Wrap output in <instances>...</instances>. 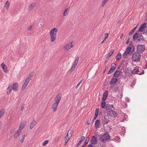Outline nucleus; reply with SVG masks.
<instances>
[{"label": "nucleus", "mask_w": 147, "mask_h": 147, "mask_svg": "<svg viewBox=\"0 0 147 147\" xmlns=\"http://www.w3.org/2000/svg\"><path fill=\"white\" fill-rule=\"evenodd\" d=\"M97 140L95 136H93L90 140L91 144L93 145L96 144L97 143Z\"/></svg>", "instance_id": "f8f14e48"}, {"label": "nucleus", "mask_w": 147, "mask_h": 147, "mask_svg": "<svg viewBox=\"0 0 147 147\" xmlns=\"http://www.w3.org/2000/svg\"><path fill=\"white\" fill-rule=\"evenodd\" d=\"M26 125V123H20L19 127V129H19L22 131V129Z\"/></svg>", "instance_id": "4be33fe9"}, {"label": "nucleus", "mask_w": 147, "mask_h": 147, "mask_svg": "<svg viewBox=\"0 0 147 147\" xmlns=\"http://www.w3.org/2000/svg\"><path fill=\"white\" fill-rule=\"evenodd\" d=\"M138 31L140 32H143L144 33L147 34L146 24L144 23L142 24L139 28Z\"/></svg>", "instance_id": "423d86ee"}, {"label": "nucleus", "mask_w": 147, "mask_h": 147, "mask_svg": "<svg viewBox=\"0 0 147 147\" xmlns=\"http://www.w3.org/2000/svg\"><path fill=\"white\" fill-rule=\"evenodd\" d=\"M85 138V137H84V136H82L81 137V140H80L79 141L78 144L77 145H76V146L77 147L78 146L81 144L82 142L84 140Z\"/></svg>", "instance_id": "bb28decb"}, {"label": "nucleus", "mask_w": 147, "mask_h": 147, "mask_svg": "<svg viewBox=\"0 0 147 147\" xmlns=\"http://www.w3.org/2000/svg\"><path fill=\"white\" fill-rule=\"evenodd\" d=\"M108 94V91L106 90L105 91L103 94V96L102 98V100L103 101H105L106 98Z\"/></svg>", "instance_id": "5701e85b"}, {"label": "nucleus", "mask_w": 147, "mask_h": 147, "mask_svg": "<svg viewBox=\"0 0 147 147\" xmlns=\"http://www.w3.org/2000/svg\"><path fill=\"white\" fill-rule=\"evenodd\" d=\"M9 3L8 1H7L5 4V7L6 8V9L7 10H8L9 8Z\"/></svg>", "instance_id": "7c9ffc66"}, {"label": "nucleus", "mask_w": 147, "mask_h": 147, "mask_svg": "<svg viewBox=\"0 0 147 147\" xmlns=\"http://www.w3.org/2000/svg\"><path fill=\"white\" fill-rule=\"evenodd\" d=\"M139 31H138L136 32V33L133 36V40H134L136 39L137 38L138 41L141 43L144 40V39L142 35H138Z\"/></svg>", "instance_id": "7ed1b4c3"}, {"label": "nucleus", "mask_w": 147, "mask_h": 147, "mask_svg": "<svg viewBox=\"0 0 147 147\" xmlns=\"http://www.w3.org/2000/svg\"><path fill=\"white\" fill-rule=\"evenodd\" d=\"M98 115H95V116H94V119H93L92 121H94L95 119H96V118H97V117H98Z\"/></svg>", "instance_id": "4d7b16f0"}, {"label": "nucleus", "mask_w": 147, "mask_h": 147, "mask_svg": "<svg viewBox=\"0 0 147 147\" xmlns=\"http://www.w3.org/2000/svg\"><path fill=\"white\" fill-rule=\"evenodd\" d=\"M32 28V26H30L28 28V30H30Z\"/></svg>", "instance_id": "864d4df0"}, {"label": "nucleus", "mask_w": 147, "mask_h": 147, "mask_svg": "<svg viewBox=\"0 0 147 147\" xmlns=\"http://www.w3.org/2000/svg\"><path fill=\"white\" fill-rule=\"evenodd\" d=\"M113 105H110L109 104H107L106 105L105 107V109L107 111L108 110H111L112 108H113Z\"/></svg>", "instance_id": "dca6fc26"}, {"label": "nucleus", "mask_w": 147, "mask_h": 147, "mask_svg": "<svg viewBox=\"0 0 147 147\" xmlns=\"http://www.w3.org/2000/svg\"><path fill=\"white\" fill-rule=\"evenodd\" d=\"M69 131V135L70 136H71L72 135L71 131Z\"/></svg>", "instance_id": "13d9d810"}, {"label": "nucleus", "mask_w": 147, "mask_h": 147, "mask_svg": "<svg viewBox=\"0 0 147 147\" xmlns=\"http://www.w3.org/2000/svg\"><path fill=\"white\" fill-rule=\"evenodd\" d=\"M27 136V134L24 135L22 136V137L20 140V141L22 143V142H23L24 139L25 137V136Z\"/></svg>", "instance_id": "a19ab883"}, {"label": "nucleus", "mask_w": 147, "mask_h": 147, "mask_svg": "<svg viewBox=\"0 0 147 147\" xmlns=\"http://www.w3.org/2000/svg\"><path fill=\"white\" fill-rule=\"evenodd\" d=\"M24 106L25 104H23L21 106L20 108V109L21 111H22L24 110Z\"/></svg>", "instance_id": "09e8293b"}, {"label": "nucleus", "mask_w": 147, "mask_h": 147, "mask_svg": "<svg viewBox=\"0 0 147 147\" xmlns=\"http://www.w3.org/2000/svg\"><path fill=\"white\" fill-rule=\"evenodd\" d=\"M48 142L49 141L48 140H46L45 141H44L42 143V146H45L48 143Z\"/></svg>", "instance_id": "79ce46f5"}, {"label": "nucleus", "mask_w": 147, "mask_h": 147, "mask_svg": "<svg viewBox=\"0 0 147 147\" xmlns=\"http://www.w3.org/2000/svg\"><path fill=\"white\" fill-rule=\"evenodd\" d=\"M105 102V101H103L101 102V107L102 108H104L106 107Z\"/></svg>", "instance_id": "473e14b6"}, {"label": "nucleus", "mask_w": 147, "mask_h": 147, "mask_svg": "<svg viewBox=\"0 0 147 147\" xmlns=\"http://www.w3.org/2000/svg\"><path fill=\"white\" fill-rule=\"evenodd\" d=\"M135 30H133V29H132L129 32V35L131 34H133Z\"/></svg>", "instance_id": "de8ad7c7"}, {"label": "nucleus", "mask_w": 147, "mask_h": 147, "mask_svg": "<svg viewBox=\"0 0 147 147\" xmlns=\"http://www.w3.org/2000/svg\"><path fill=\"white\" fill-rule=\"evenodd\" d=\"M107 68V66H106L105 67V70L103 71V73H104L106 71Z\"/></svg>", "instance_id": "0e129e2a"}, {"label": "nucleus", "mask_w": 147, "mask_h": 147, "mask_svg": "<svg viewBox=\"0 0 147 147\" xmlns=\"http://www.w3.org/2000/svg\"><path fill=\"white\" fill-rule=\"evenodd\" d=\"M37 124V122L35 121L34 119H33V120L32 122L30 125V128L32 129Z\"/></svg>", "instance_id": "2eb2a0df"}, {"label": "nucleus", "mask_w": 147, "mask_h": 147, "mask_svg": "<svg viewBox=\"0 0 147 147\" xmlns=\"http://www.w3.org/2000/svg\"><path fill=\"white\" fill-rule=\"evenodd\" d=\"M21 132V131L19 129H18L14 134L13 137L14 138H17L19 136Z\"/></svg>", "instance_id": "9b49d317"}, {"label": "nucleus", "mask_w": 147, "mask_h": 147, "mask_svg": "<svg viewBox=\"0 0 147 147\" xmlns=\"http://www.w3.org/2000/svg\"><path fill=\"white\" fill-rule=\"evenodd\" d=\"M36 6V4L34 3H31L29 5L28 9L29 11L31 10Z\"/></svg>", "instance_id": "a211bd4d"}, {"label": "nucleus", "mask_w": 147, "mask_h": 147, "mask_svg": "<svg viewBox=\"0 0 147 147\" xmlns=\"http://www.w3.org/2000/svg\"><path fill=\"white\" fill-rule=\"evenodd\" d=\"M73 47V46L72 45L71 42H70L65 45L63 47V48L65 50L68 51Z\"/></svg>", "instance_id": "9d476101"}, {"label": "nucleus", "mask_w": 147, "mask_h": 147, "mask_svg": "<svg viewBox=\"0 0 147 147\" xmlns=\"http://www.w3.org/2000/svg\"><path fill=\"white\" fill-rule=\"evenodd\" d=\"M124 62V61L122 60L121 62V65H122L123 64Z\"/></svg>", "instance_id": "69168bd1"}, {"label": "nucleus", "mask_w": 147, "mask_h": 147, "mask_svg": "<svg viewBox=\"0 0 147 147\" xmlns=\"http://www.w3.org/2000/svg\"><path fill=\"white\" fill-rule=\"evenodd\" d=\"M118 80V79L116 78H113L110 81L109 83L111 84H113L116 83Z\"/></svg>", "instance_id": "aec40b11"}, {"label": "nucleus", "mask_w": 147, "mask_h": 147, "mask_svg": "<svg viewBox=\"0 0 147 147\" xmlns=\"http://www.w3.org/2000/svg\"><path fill=\"white\" fill-rule=\"evenodd\" d=\"M132 49L131 48V47H128L126 49L125 51L129 54H131L132 52L131 51Z\"/></svg>", "instance_id": "b1692460"}, {"label": "nucleus", "mask_w": 147, "mask_h": 147, "mask_svg": "<svg viewBox=\"0 0 147 147\" xmlns=\"http://www.w3.org/2000/svg\"><path fill=\"white\" fill-rule=\"evenodd\" d=\"M98 111H99V109H96V110L95 115H97L98 116Z\"/></svg>", "instance_id": "49530a36"}, {"label": "nucleus", "mask_w": 147, "mask_h": 147, "mask_svg": "<svg viewBox=\"0 0 147 147\" xmlns=\"http://www.w3.org/2000/svg\"><path fill=\"white\" fill-rule=\"evenodd\" d=\"M114 86H115L114 85H113V84H111V85L110 86V89H112L114 87Z\"/></svg>", "instance_id": "5fc2aeb1"}, {"label": "nucleus", "mask_w": 147, "mask_h": 147, "mask_svg": "<svg viewBox=\"0 0 147 147\" xmlns=\"http://www.w3.org/2000/svg\"><path fill=\"white\" fill-rule=\"evenodd\" d=\"M90 121H88L86 122V124L88 125H89L90 124Z\"/></svg>", "instance_id": "052dcab7"}, {"label": "nucleus", "mask_w": 147, "mask_h": 147, "mask_svg": "<svg viewBox=\"0 0 147 147\" xmlns=\"http://www.w3.org/2000/svg\"><path fill=\"white\" fill-rule=\"evenodd\" d=\"M102 124L104 125L107 124L109 121V120L106 119L105 117L103 118L102 119Z\"/></svg>", "instance_id": "f3484780"}, {"label": "nucleus", "mask_w": 147, "mask_h": 147, "mask_svg": "<svg viewBox=\"0 0 147 147\" xmlns=\"http://www.w3.org/2000/svg\"><path fill=\"white\" fill-rule=\"evenodd\" d=\"M69 12V10H68V8H67L64 11L63 13V16H66L68 15V13Z\"/></svg>", "instance_id": "c85d7f7f"}, {"label": "nucleus", "mask_w": 147, "mask_h": 147, "mask_svg": "<svg viewBox=\"0 0 147 147\" xmlns=\"http://www.w3.org/2000/svg\"><path fill=\"white\" fill-rule=\"evenodd\" d=\"M145 47L143 45H138L137 46V51L139 53H142L145 50Z\"/></svg>", "instance_id": "0eeeda50"}, {"label": "nucleus", "mask_w": 147, "mask_h": 147, "mask_svg": "<svg viewBox=\"0 0 147 147\" xmlns=\"http://www.w3.org/2000/svg\"><path fill=\"white\" fill-rule=\"evenodd\" d=\"M144 73V70H142V71L141 73H139V74H138L140 75H141L143 74Z\"/></svg>", "instance_id": "6e6d98bb"}, {"label": "nucleus", "mask_w": 147, "mask_h": 147, "mask_svg": "<svg viewBox=\"0 0 147 147\" xmlns=\"http://www.w3.org/2000/svg\"><path fill=\"white\" fill-rule=\"evenodd\" d=\"M87 147H93V146L92 144H89Z\"/></svg>", "instance_id": "774afa93"}, {"label": "nucleus", "mask_w": 147, "mask_h": 147, "mask_svg": "<svg viewBox=\"0 0 147 147\" xmlns=\"http://www.w3.org/2000/svg\"><path fill=\"white\" fill-rule=\"evenodd\" d=\"M1 65L5 73H8V71L7 70V68L6 65L3 63H2Z\"/></svg>", "instance_id": "6ab92c4d"}, {"label": "nucleus", "mask_w": 147, "mask_h": 147, "mask_svg": "<svg viewBox=\"0 0 147 147\" xmlns=\"http://www.w3.org/2000/svg\"><path fill=\"white\" fill-rule=\"evenodd\" d=\"M139 71H140L138 67H135L133 70L132 71V74H137Z\"/></svg>", "instance_id": "412c9836"}, {"label": "nucleus", "mask_w": 147, "mask_h": 147, "mask_svg": "<svg viewBox=\"0 0 147 147\" xmlns=\"http://www.w3.org/2000/svg\"><path fill=\"white\" fill-rule=\"evenodd\" d=\"M128 54H129L125 51L123 54V57L125 59L127 57V55Z\"/></svg>", "instance_id": "ea45409f"}, {"label": "nucleus", "mask_w": 147, "mask_h": 147, "mask_svg": "<svg viewBox=\"0 0 147 147\" xmlns=\"http://www.w3.org/2000/svg\"><path fill=\"white\" fill-rule=\"evenodd\" d=\"M111 137L108 133H104L100 137V140L102 142H105L110 139Z\"/></svg>", "instance_id": "39448f33"}, {"label": "nucleus", "mask_w": 147, "mask_h": 147, "mask_svg": "<svg viewBox=\"0 0 147 147\" xmlns=\"http://www.w3.org/2000/svg\"><path fill=\"white\" fill-rule=\"evenodd\" d=\"M79 59V58L78 57H77L76 59L75 60L74 63L76 65H77L78 63V61Z\"/></svg>", "instance_id": "c9c22d12"}, {"label": "nucleus", "mask_w": 147, "mask_h": 147, "mask_svg": "<svg viewBox=\"0 0 147 147\" xmlns=\"http://www.w3.org/2000/svg\"><path fill=\"white\" fill-rule=\"evenodd\" d=\"M123 36V34H121L120 35V39H121Z\"/></svg>", "instance_id": "680f3d73"}, {"label": "nucleus", "mask_w": 147, "mask_h": 147, "mask_svg": "<svg viewBox=\"0 0 147 147\" xmlns=\"http://www.w3.org/2000/svg\"><path fill=\"white\" fill-rule=\"evenodd\" d=\"M141 55L138 52L134 53L131 57L132 60L134 62L139 61L141 58Z\"/></svg>", "instance_id": "20e7f679"}, {"label": "nucleus", "mask_w": 147, "mask_h": 147, "mask_svg": "<svg viewBox=\"0 0 147 147\" xmlns=\"http://www.w3.org/2000/svg\"><path fill=\"white\" fill-rule=\"evenodd\" d=\"M121 54L120 53H119L116 56V59L118 60H119L121 57Z\"/></svg>", "instance_id": "a878e982"}, {"label": "nucleus", "mask_w": 147, "mask_h": 147, "mask_svg": "<svg viewBox=\"0 0 147 147\" xmlns=\"http://www.w3.org/2000/svg\"><path fill=\"white\" fill-rule=\"evenodd\" d=\"M100 125V120H97L95 123V127L96 128H98L99 127Z\"/></svg>", "instance_id": "393cba45"}, {"label": "nucleus", "mask_w": 147, "mask_h": 147, "mask_svg": "<svg viewBox=\"0 0 147 147\" xmlns=\"http://www.w3.org/2000/svg\"><path fill=\"white\" fill-rule=\"evenodd\" d=\"M108 0H103L102 2V6L103 7Z\"/></svg>", "instance_id": "58836bf2"}, {"label": "nucleus", "mask_w": 147, "mask_h": 147, "mask_svg": "<svg viewBox=\"0 0 147 147\" xmlns=\"http://www.w3.org/2000/svg\"><path fill=\"white\" fill-rule=\"evenodd\" d=\"M116 64L114 63H113L111 65V68L115 69L116 67Z\"/></svg>", "instance_id": "e433bc0d"}, {"label": "nucleus", "mask_w": 147, "mask_h": 147, "mask_svg": "<svg viewBox=\"0 0 147 147\" xmlns=\"http://www.w3.org/2000/svg\"><path fill=\"white\" fill-rule=\"evenodd\" d=\"M129 47H131V48L132 49V47H134V46H133V45L132 44V43H130L129 44Z\"/></svg>", "instance_id": "3c124183"}, {"label": "nucleus", "mask_w": 147, "mask_h": 147, "mask_svg": "<svg viewBox=\"0 0 147 147\" xmlns=\"http://www.w3.org/2000/svg\"><path fill=\"white\" fill-rule=\"evenodd\" d=\"M11 92V89L9 87H8L7 89V93L8 94H9Z\"/></svg>", "instance_id": "37998d69"}, {"label": "nucleus", "mask_w": 147, "mask_h": 147, "mask_svg": "<svg viewBox=\"0 0 147 147\" xmlns=\"http://www.w3.org/2000/svg\"><path fill=\"white\" fill-rule=\"evenodd\" d=\"M14 130L13 129H12L10 131L9 134H13L14 133Z\"/></svg>", "instance_id": "603ef678"}, {"label": "nucleus", "mask_w": 147, "mask_h": 147, "mask_svg": "<svg viewBox=\"0 0 147 147\" xmlns=\"http://www.w3.org/2000/svg\"><path fill=\"white\" fill-rule=\"evenodd\" d=\"M32 77V75L31 74H29V76L27 78H31Z\"/></svg>", "instance_id": "bf43d9fd"}, {"label": "nucleus", "mask_w": 147, "mask_h": 147, "mask_svg": "<svg viewBox=\"0 0 147 147\" xmlns=\"http://www.w3.org/2000/svg\"><path fill=\"white\" fill-rule=\"evenodd\" d=\"M121 74V72L119 70H116L114 73L113 77L117 78Z\"/></svg>", "instance_id": "ddd939ff"}, {"label": "nucleus", "mask_w": 147, "mask_h": 147, "mask_svg": "<svg viewBox=\"0 0 147 147\" xmlns=\"http://www.w3.org/2000/svg\"><path fill=\"white\" fill-rule=\"evenodd\" d=\"M69 140V138L67 136H65V141L68 142Z\"/></svg>", "instance_id": "a18cd8bd"}, {"label": "nucleus", "mask_w": 147, "mask_h": 147, "mask_svg": "<svg viewBox=\"0 0 147 147\" xmlns=\"http://www.w3.org/2000/svg\"><path fill=\"white\" fill-rule=\"evenodd\" d=\"M109 34L108 33H106L105 35V39H107L108 36Z\"/></svg>", "instance_id": "8fccbe9b"}, {"label": "nucleus", "mask_w": 147, "mask_h": 147, "mask_svg": "<svg viewBox=\"0 0 147 147\" xmlns=\"http://www.w3.org/2000/svg\"><path fill=\"white\" fill-rule=\"evenodd\" d=\"M61 94H58L54 98V102L53 104L52 108L53 111L55 112L57 110L58 104L61 98Z\"/></svg>", "instance_id": "f257e3e1"}, {"label": "nucleus", "mask_w": 147, "mask_h": 147, "mask_svg": "<svg viewBox=\"0 0 147 147\" xmlns=\"http://www.w3.org/2000/svg\"><path fill=\"white\" fill-rule=\"evenodd\" d=\"M110 112L112 113L113 115H111V116H113L115 117H116L117 115V113L116 111H111Z\"/></svg>", "instance_id": "2f4dec72"}, {"label": "nucleus", "mask_w": 147, "mask_h": 147, "mask_svg": "<svg viewBox=\"0 0 147 147\" xmlns=\"http://www.w3.org/2000/svg\"><path fill=\"white\" fill-rule=\"evenodd\" d=\"M124 73L126 77L132 75V70L130 67L126 68L124 70Z\"/></svg>", "instance_id": "6e6552de"}, {"label": "nucleus", "mask_w": 147, "mask_h": 147, "mask_svg": "<svg viewBox=\"0 0 147 147\" xmlns=\"http://www.w3.org/2000/svg\"><path fill=\"white\" fill-rule=\"evenodd\" d=\"M5 112L4 109H1L0 111V118L4 115Z\"/></svg>", "instance_id": "cd10ccee"}, {"label": "nucleus", "mask_w": 147, "mask_h": 147, "mask_svg": "<svg viewBox=\"0 0 147 147\" xmlns=\"http://www.w3.org/2000/svg\"><path fill=\"white\" fill-rule=\"evenodd\" d=\"M114 52V50L113 49H112L109 53L108 55L109 56H111L113 54Z\"/></svg>", "instance_id": "c03bdc74"}, {"label": "nucleus", "mask_w": 147, "mask_h": 147, "mask_svg": "<svg viewBox=\"0 0 147 147\" xmlns=\"http://www.w3.org/2000/svg\"><path fill=\"white\" fill-rule=\"evenodd\" d=\"M129 38L127 41H126V44H127L129 42Z\"/></svg>", "instance_id": "338daca9"}, {"label": "nucleus", "mask_w": 147, "mask_h": 147, "mask_svg": "<svg viewBox=\"0 0 147 147\" xmlns=\"http://www.w3.org/2000/svg\"><path fill=\"white\" fill-rule=\"evenodd\" d=\"M30 80H31V78H26L22 87V89L23 90L26 88L27 85Z\"/></svg>", "instance_id": "1a4fd4ad"}, {"label": "nucleus", "mask_w": 147, "mask_h": 147, "mask_svg": "<svg viewBox=\"0 0 147 147\" xmlns=\"http://www.w3.org/2000/svg\"><path fill=\"white\" fill-rule=\"evenodd\" d=\"M90 140V138H88V137L86 138V141L84 142V146H86V145L88 143L89 140Z\"/></svg>", "instance_id": "f704fd0d"}, {"label": "nucleus", "mask_w": 147, "mask_h": 147, "mask_svg": "<svg viewBox=\"0 0 147 147\" xmlns=\"http://www.w3.org/2000/svg\"><path fill=\"white\" fill-rule=\"evenodd\" d=\"M118 89H119V88L117 87L115 88L114 89V90H115V91H117V90H118Z\"/></svg>", "instance_id": "e2e57ef3"}, {"label": "nucleus", "mask_w": 147, "mask_h": 147, "mask_svg": "<svg viewBox=\"0 0 147 147\" xmlns=\"http://www.w3.org/2000/svg\"><path fill=\"white\" fill-rule=\"evenodd\" d=\"M76 65H75V64L74 63L72 65L71 67V68L70 70V71L71 72L73 71L74 70Z\"/></svg>", "instance_id": "c756f323"}, {"label": "nucleus", "mask_w": 147, "mask_h": 147, "mask_svg": "<svg viewBox=\"0 0 147 147\" xmlns=\"http://www.w3.org/2000/svg\"><path fill=\"white\" fill-rule=\"evenodd\" d=\"M57 32V29L55 28H54L51 30L49 35L51 37V40L52 42L54 41L55 40Z\"/></svg>", "instance_id": "f03ea898"}, {"label": "nucleus", "mask_w": 147, "mask_h": 147, "mask_svg": "<svg viewBox=\"0 0 147 147\" xmlns=\"http://www.w3.org/2000/svg\"><path fill=\"white\" fill-rule=\"evenodd\" d=\"M115 70V69L111 67L110 69L108 72L107 74H111Z\"/></svg>", "instance_id": "72a5a7b5"}, {"label": "nucleus", "mask_w": 147, "mask_h": 147, "mask_svg": "<svg viewBox=\"0 0 147 147\" xmlns=\"http://www.w3.org/2000/svg\"><path fill=\"white\" fill-rule=\"evenodd\" d=\"M12 89L15 91L18 90V84L17 83H14L13 85Z\"/></svg>", "instance_id": "4468645a"}, {"label": "nucleus", "mask_w": 147, "mask_h": 147, "mask_svg": "<svg viewBox=\"0 0 147 147\" xmlns=\"http://www.w3.org/2000/svg\"><path fill=\"white\" fill-rule=\"evenodd\" d=\"M108 0H103L102 2V6L103 7Z\"/></svg>", "instance_id": "4c0bfd02"}]
</instances>
